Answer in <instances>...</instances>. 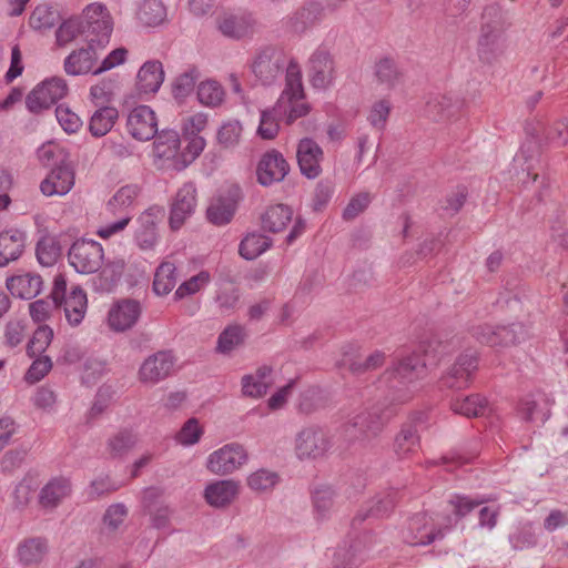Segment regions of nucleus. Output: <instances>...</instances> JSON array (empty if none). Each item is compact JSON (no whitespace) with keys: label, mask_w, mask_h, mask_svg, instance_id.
Masks as SVG:
<instances>
[{"label":"nucleus","mask_w":568,"mask_h":568,"mask_svg":"<svg viewBox=\"0 0 568 568\" xmlns=\"http://www.w3.org/2000/svg\"><path fill=\"white\" fill-rule=\"evenodd\" d=\"M443 347L442 343L437 339L423 342L420 345L424 353L423 361L418 355L414 354L400 359L396 366L383 374L382 381L396 392L390 399L392 404H402L410 398V393L406 389V385L417 379L427 365H433L439 359V356L443 354Z\"/></svg>","instance_id":"obj_1"},{"label":"nucleus","mask_w":568,"mask_h":568,"mask_svg":"<svg viewBox=\"0 0 568 568\" xmlns=\"http://www.w3.org/2000/svg\"><path fill=\"white\" fill-rule=\"evenodd\" d=\"M303 97L302 72L297 63L291 62L285 74V88L272 109L261 112L257 134L264 140L274 139L280 130V120L286 114L285 100L292 102Z\"/></svg>","instance_id":"obj_2"},{"label":"nucleus","mask_w":568,"mask_h":568,"mask_svg":"<svg viewBox=\"0 0 568 568\" xmlns=\"http://www.w3.org/2000/svg\"><path fill=\"white\" fill-rule=\"evenodd\" d=\"M508 24L499 6L490 4L484 9L477 49L483 61L491 62L503 52Z\"/></svg>","instance_id":"obj_3"},{"label":"nucleus","mask_w":568,"mask_h":568,"mask_svg":"<svg viewBox=\"0 0 568 568\" xmlns=\"http://www.w3.org/2000/svg\"><path fill=\"white\" fill-rule=\"evenodd\" d=\"M394 414L390 404L379 403L353 416L345 425V435L349 440H369L383 430Z\"/></svg>","instance_id":"obj_4"},{"label":"nucleus","mask_w":568,"mask_h":568,"mask_svg":"<svg viewBox=\"0 0 568 568\" xmlns=\"http://www.w3.org/2000/svg\"><path fill=\"white\" fill-rule=\"evenodd\" d=\"M50 296L55 306L63 305L65 318L70 325L77 326L83 321L88 300L81 287H73L67 295V281L62 274H58L54 276Z\"/></svg>","instance_id":"obj_5"},{"label":"nucleus","mask_w":568,"mask_h":568,"mask_svg":"<svg viewBox=\"0 0 568 568\" xmlns=\"http://www.w3.org/2000/svg\"><path fill=\"white\" fill-rule=\"evenodd\" d=\"M291 62L293 60L287 62L282 50L274 47H264L254 54L251 70L263 85H271L278 79L285 65L287 68ZM294 63L296 62L294 61Z\"/></svg>","instance_id":"obj_6"},{"label":"nucleus","mask_w":568,"mask_h":568,"mask_svg":"<svg viewBox=\"0 0 568 568\" xmlns=\"http://www.w3.org/2000/svg\"><path fill=\"white\" fill-rule=\"evenodd\" d=\"M332 443L327 433L320 426L303 427L295 436L294 452L300 460L323 457Z\"/></svg>","instance_id":"obj_7"},{"label":"nucleus","mask_w":568,"mask_h":568,"mask_svg":"<svg viewBox=\"0 0 568 568\" xmlns=\"http://www.w3.org/2000/svg\"><path fill=\"white\" fill-rule=\"evenodd\" d=\"M248 460L245 447L239 443L225 444L212 452L206 459V468L214 475H230L244 466Z\"/></svg>","instance_id":"obj_8"},{"label":"nucleus","mask_w":568,"mask_h":568,"mask_svg":"<svg viewBox=\"0 0 568 568\" xmlns=\"http://www.w3.org/2000/svg\"><path fill=\"white\" fill-rule=\"evenodd\" d=\"M102 245L93 240H78L69 250V262L78 273L92 274L103 263Z\"/></svg>","instance_id":"obj_9"},{"label":"nucleus","mask_w":568,"mask_h":568,"mask_svg":"<svg viewBox=\"0 0 568 568\" xmlns=\"http://www.w3.org/2000/svg\"><path fill=\"white\" fill-rule=\"evenodd\" d=\"M68 85L64 79L53 77L38 84L26 98L27 109L40 113L65 97Z\"/></svg>","instance_id":"obj_10"},{"label":"nucleus","mask_w":568,"mask_h":568,"mask_svg":"<svg viewBox=\"0 0 568 568\" xmlns=\"http://www.w3.org/2000/svg\"><path fill=\"white\" fill-rule=\"evenodd\" d=\"M175 357L170 351H159L148 356L141 364L138 377L146 385H155L166 379L173 372Z\"/></svg>","instance_id":"obj_11"},{"label":"nucleus","mask_w":568,"mask_h":568,"mask_svg":"<svg viewBox=\"0 0 568 568\" xmlns=\"http://www.w3.org/2000/svg\"><path fill=\"white\" fill-rule=\"evenodd\" d=\"M83 18L88 24V31L97 41V47L104 48L110 40L113 23L111 16L103 3L94 2L83 9Z\"/></svg>","instance_id":"obj_12"},{"label":"nucleus","mask_w":568,"mask_h":568,"mask_svg":"<svg viewBox=\"0 0 568 568\" xmlns=\"http://www.w3.org/2000/svg\"><path fill=\"white\" fill-rule=\"evenodd\" d=\"M197 192L192 182L184 183L176 192L170 209V226L179 230L195 212Z\"/></svg>","instance_id":"obj_13"},{"label":"nucleus","mask_w":568,"mask_h":568,"mask_svg":"<svg viewBox=\"0 0 568 568\" xmlns=\"http://www.w3.org/2000/svg\"><path fill=\"white\" fill-rule=\"evenodd\" d=\"M444 537V530L436 527L434 519L426 514L413 516L404 532V540L412 546H426Z\"/></svg>","instance_id":"obj_14"},{"label":"nucleus","mask_w":568,"mask_h":568,"mask_svg":"<svg viewBox=\"0 0 568 568\" xmlns=\"http://www.w3.org/2000/svg\"><path fill=\"white\" fill-rule=\"evenodd\" d=\"M129 133L139 141H149L158 133V119L148 105L134 108L126 121Z\"/></svg>","instance_id":"obj_15"},{"label":"nucleus","mask_w":568,"mask_h":568,"mask_svg":"<svg viewBox=\"0 0 568 568\" xmlns=\"http://www.w3.org/2000/svg\"><path fill=\"white\" fill-rule=\"evenodd\" d=\"M288 163L283 154L276 150L266 152L256 168L257 181L264 186L281 182L287 175Z\"/></svg>","instance_id":"obj_16"},{"label":"nucleus","mask_w":568,"mask_h":568,"mask_svg":"<svg viewBox=\"0 0 568 568\" xmlns=\"http://www.w3.org/2000/svg\"><path fill=\"white\" fill-rule=\"evenodd\" d=\"M311 84L315 89H326L334 80V62L331 54L318 48L311 55L307 69Z\"/></svg>","instance_id":"obj_17"},{"label":"nucleus","mask_w":568,"mask_h":568,"mask_svg":"<svg viewBox=\"0 0 568 568\" xmlns=\"http://www.w3.org/2000/svg\"><path fill=\"white\" fill-rule=\"evenodd\" d=\"M477 368V356L473 351L460 354L454 365L442 377L448 388H464L468 385L471 374Z\"/></svg>","instance_id":"obj_18"},{"label":"nucleus","mask_w":568,"mask_h":568,"mask_svg":"<svg viewBox=\"0 0 568 568\" xmlns=\"http://www.w3.org/2000/svg\"><path fill=\"white\" fill-rule=\"evenodd\" d=\"M296 156L301 173L306 178L315 179L322 173L324 153L313 139L304 138L298 142Z\"/></svg>","instance_id":"obj_19"},{"label":"nucleus","mask_w":568,"mask_h":568,"mask_svg":"<svg viewBox=\"0 0 568 568\" xmlns=\"http://www.w3.org/2000/svg\"><path fill=\"white\" fill-rule=\"evenodd\" d=\"M142 312L141 304L135 300H122L114 304L108 314V323L115 332L131 328Z\"/></svg>","instance_id":"obj_20"},{"label":"nucleus","mask_w":568,"mask_h":568,"mask_svg":"<svg viewBox=\"0 0 568 568\" xmlns=\"http://www.w3.org/2000/svg\"><path fill=\"white\" fill-rule=\"evenodd\" d=\"M240 485L233 479H220L206 485L203 497L204 500L214 508H226L237 497Z\"/></svg>","instance_id":"obj_21"},{"label":"nucleus","mask_w":568,"mask_h":568,"mask_svg":"<svg viewBox=\"0 0 568 568\" xmlns=\"http://www.w3.org/2000/svg\"><path fill=\"white\" fill-rule=\"evenodd\" d=\"M74 185V173L68 164L54 166L41 182L40 190L43 195H65Z\"/></svg>","instance_id":"obj_22"},{"label":"nucleus","mask_w":568,"mask_h":568,"mask_svg":"<svg viewBox=\"0 0 568 568\" xmlns=\"http://www.w3.org/2000/svg\"><path fill=\"white\" fill-rule=\"evenodd\" d=\"M217 28L223 36L240 40L254 33L255 20L250 13H230L219 19Z\"/></svg>","instance_id":"obj_23"},{"label":"nucleus","mask_w":568,"mask_h":568,"mask_svg":"<svg viewBox=\"0 0 568 568\" xmlns=\"http://www.w3.org/2000/svg\"><path fill=\"white\" fill-rule=\"evenodd\" d=\"M95 45V39L90 38L87 48L72 51L64 60V71L69 75H80L89 72L93 73V65L98 60Z\"/></svg>","instance_id":"obj_24"},{"label":"nucleus","mask_w":568,"mask_h":568,"mask_svg":"<svg viewBox=\"0 0 568 568\" xmlns=\"http://www.w3.org/2000/svg\"><path fill=\"white\" fill-rule=\"evenodd\" d=\"M324 18V7L312 0L305 3L287 20V28L294 33H304Z\"/></svg>","instance_id":"obj_25"},{"label":"nucleus","mask_w":568,"mask_h":568,"mask_svg":"<svg viewBox=\"0 0 568 568\" xmlns=\"http://www.w3.org/2000/svg\"><path fill=\"white\" fill-rule=\"evenodd\" d=\"M271 366H260L254 373L246 374L241 379L242 394L246 397L260 398L273 385Z\"/></svg>","instance_id":"obj_26"},{"label":"nucleus","mask_w":568,"mask_h":568,"mask_svg":"<svg viewBox=\"0 0 568 568\" xmlns=\"http://www.w3.org/2000/svg\"><path fill=\"white\" fill-rule=\"evenodd\" d=\"M24 232L10 229L0 233V267L17 261L24 251Z\"/></svg>","instance_id":"obj_27"},{"label":"nucleus","mask_w":568,"mask_h":568,"mask_svg":"<svg viewBox=\"0 0 568 568\" xmlns=\"http://www.w3.org/2000/svg\"><path fill=\"white\" fill-rule=\"evenodd\" d=\"M397 493L390 490L374 497L363 506L353 519V526L361 525L368 518H379L386 516L395 506Z\"/></svg>","instance_id":"obj_28"},{"label":"nucleus","mask_w":568,"mask_h":568,"mask_svg":"<svg viewBox=\"0 0 568 568\" xmlns=\"http://www.w3.org/2000/svg\"><path fill=\"white\" fill-rule=\"evenodd\" d=\"M6 284L13 296L31 300L40 294L42 278L38 274L24 273L9 277Z\"/></svg>","instance_id":"obj_29"},{"label":"nucleus","mask_w":568,"mask_h":568,"mask_svg":"<svg viewBox=\"0 0 568 568\" xmlns=\"http://www.w3.org/2000/svg\"><path fill=\"white\" fill-rule=\"evenodd\" d=\"M164 81L163 65L159 60L146 61L139 70L136 87L141 93H155Z\"/></svg>","instance_id":"obj_30"},{"label":"nucleus","mask_w":568,"mask_h":568,"mask_svg":"<svg viewBox=\"0 0 568 568\" xmlns=\"http://www.w3.org/2000/svg\"><path fill=\"white\" fill-rule=\"evenodd\" d=\"M459 109V102L446 94H434L428 98L424 114L432 121L442 122L452 118Z\"/></svg>","instance_id":"obj_31"},{"label":"nucleus","mask_w":568,"mask_h":568,"mask_svg":"<svg viewBox=\"0 0 568 568\" xmlns=\"http://www.w3.org/2000/svg\"><path fill=\"white\" fill-rule=\"evenodd\" d=\"M419 444L420 438L417 425L415 422H409L404 424L396 435L393 449L396 456L403 459L416 453L419 448Z\"/></svg>","instance_id":"obj_32"},{"label":"nucleus","mask_w":568,"mask_h":568,"mask_svg":"<svg viewBox=\"0 0 568 568\" xmlns=\"http://www.w3.org/2000/svg\"><path fill=\"white\" fill-rule=\"evenodd\" d=\"M71 493L70 480L64 477L52 478L42 487L39 504L43 508H55Z\"/></svg>","instance_id":"obj_33"},{"label":"nucleus","mask_w":568,"mask_h":568,"mask_svg":"<svg viewBox=\"0 0 568 568\" xmlns=\"http://www.w3.org/2000/svg\"><path fill=\"white\" fill-rule=\"evenodd\" d=\"M237 207L236 199L232 195H220L212 200L207 210V220L217 226L231 222Z\"/></svg>","instance_id":"obj_34"},{"label":"nucleus","mask_w":568,"mask_h":568,"mask_svg":"<svg viewBox=\"0 0 568 568\" xmlns=\"http://www.w3.org/2000/svg\"><path fill=\"white\" fill-rule=\"evenodd\" d=\"M450 408L456 414L466 417H481L490 412L488 400L479 394L465 397L457 396L452 400Z\"/></svg>","instance_id":"obj_35"},{"label":"nucleus","mask_w":568,"mask_h":568,"mask_svg":"<svg viewBox=\"0 0 568 568\" xmlns=\"http://www.w3.org/2000/svg\"><path fill=\"white\" fill-rule=\"evenodd\" d=\"M336 491L326 485L316 487L312 493V503L317 520L327 519L336 505Z\"/></svg>","instance_id":"obj_36"},{"label":"nucleus","mask_w":568,"mask_h":568,"mask_svg":"<svg viewBox=\"0 0 568 568\" xmlns=\"http://www.w3.org/2000/svg\"><path fill=\"white\" fill-rule=\"evenodd\" d=\"M293 211L284 204H276L267 207L262 215V227L264 231L271 233H278L285 230L291 222Z\"/></svg>","instance_id":"obj_37"},{"label":"nucleus","mask_w":568,"mask_h":568,"mask_svg":"<svg viewBox=\"0 0 568 568\" xmlns=\"http://www.w3.org/2000/svg\"><path fill=\"white\" fill-rule=\"evenodd\" d=\"M153 142L154 156L164 160L174 159L179 154L180 136L174 130L158 131Z\"/></svg>","instance_id":"obj_38"},{"label":"nucleus","mask_w":568,"mask_h":568,"mask_svg":"<svg viewBox=\"0 0 568 568\" xmlns=\"http://www.w3.org/2000/svg\"><path fill=\"white\" fill-rule=\"evenodd\" d=\"M178 283L176 266L169 261L162 262L155 270L153 291L158 296H165L172 292Z\"/></svg>","instance_id":"obj_39"},{"label":"nucleus","mask_w":568,"mask_h":568,"mask_svg":"<svg viewBox=\"0 0 568 568\" xmlns=\"http://www.w3.org/2000/svg\"><path fill=\"white\" fill-rule=\"evenodd\" d=\"M141 187L138 184L121 186L106 203V210L112 214L125 212L132 207L140 195Z\"/></svg>","instance_id":"obj_40"},{"label":"nucleus","mask_w":568,"mask_h":568,"mask_svg":"<svg viewBox=\"0 0 568 568\" xmlns=\"http://www.w3.org/2000/svg\"><path fill=\"white\" fill-rule=\"evenodd\" d=\"M119 112L113 106H101L91 115L89 130L95 138L104 136L113 128Z\"/></svg>","instance_id":"obj_41"},{"label":"nucleus","mask_w":568,"mask_h":568,"mask_svg":"<svg viewBox=\"0 0 568 568\" xmlns=\"http://www.w3.org/2000/svg\"><path fill=\"white\" fill-rule=\"evenodd\" d=\"M138 229L135 230V241L141 248H151L158 239L156 222L154 215L145 211L138 219Z\"/></svg>","instance_id":"obj_42"},{"label":"nucleus","mask_w":568,"mask_h":568,"mask_svg":"<svg viewBox=\"0 0 568 568\" xmlns=\"http://www.w3.org/2000/svg\"><path fill=\"white\" fill-rule=\"evenodd\" d=\"M375 77L377 82L393 89L403 82V72L396 62L390 58H383L375 64Z\"/></svg>","instance_id":"obj_43"},{"label":"nucleus","mask_w":568,"mask_h":568,"mask_svg":"<svg viewBox=\"0 0 568 568\" xmlns=\"http://www.w3.org/2000/svg\"><path fill=\"white\" fill-rule=\"evenodd\" d=\"M18 551L19 558L24 565H36L44 558L48 544L41 537L30 538L20 544Z\"/></svg>","instance_id":"obj_44"},{"label":"nucleus","mask_w":568,"mask_h":568,"mask_svg":"<svg viewBox=\"0 0 568 568\" xmlns=\"http://www.w3.org/2000/svg\"><path fill=\"white\" fill-rule=\"evenodd\" d=\"M272 245V240L260 233L247 234L240 243L239 252L242 257L252 261Z\"/></svg>","instance_id":"obj_45"},{"label":"nucleus","mask_w":568,"mask_h":568,"mask_svg":"<svg viewBox=\"0 0 568 568\" xmlns=\"http://www.w3.org/2000/svg\"><path fill=\"white\" fill-rule=\"evenodd\" d=\"M138 17L146 26H158L164 21L166 10L161 0H143Z\"/></svg>","instance_id":"obj_46"},{"label":"nucleus","mask_w":568,"mask_h":568,"mask_svg":"<svg viewBox=\"0 0 568 568\" xmlns=\"http://www.w3.org/2000/svg\"><path fill=\"white\" fill-rule=\"evenodd\" d=\"M225 92L223 87L214 81H203L197 87V99L206 106H219L224 101Z\"/></svg>","instance_id":"obj_47"},{"label":"nucleus","mask_w":568,"mask_h":568,"mask_svg":"<svg viewBox=\"0 0 568 568\" xmlns=\"http://www.w3.org/2000/svg\"><path fill=\"white\" fill-rule=\"evenodd\" d=\"M520 335H523V326L520 324H511L510 326L489 329V337L486 341L490 346L510 345L518 343Z\"/></svg>","instance_id":"obj_48"},{"label":"nucleus","mask_w":568,"mask_h":568,"mask_svg":"<svg viewBox=\"0 0 568 568\" xmlns=\"http://www.w3.org/2000/svg\"><path fill=\"white\" fill-rule=\"evenodd\" d=\"M36 253L41 265L52 266L60 256L58 240L50 235L41 237L37 244Z\"/></svg>","instance_id":"obj_49"},{"label":"nucleus","mask_w":568,"mask_h":568,"mask_svg":"<svg viewBox=\"0 0 568 568\" xmlns=\"http://www.w3.org/2000/svg\"><path fill=\"white\" fill-rule=\"evenodd\" d=\"M59 20L60 16L55 9L47 4H40L30 17V26L37 30H45L54 27Z\"/></svg>","instance_id":"obj_50"},{"label":"nucleus","mask_w":568,"mask_h":568,"mask_svg":"<svg viewBox=\"0 0 568 568\" xmlns=\"http://www.w3.org/2000/svg\"><path fill=\"white\" fill-rule=\"evenodd\" d=\"M280 481L277 473L268 469H258L247 477V486L256 491L264 493L272 490Z\"/></svg>","instance_id":"obj_51"},{"label":"nucleus","mask_w":568,"mask_h":568,"mask_svg":"<svg viewBox=\"0 0 568 568\" xmlns=\"http://www.w3.org/2000/svg\"><path fill=\"white\" fill-rule=\"evenodd\" d=\"M38 488L37 480L28 475L24 476L16 486V488L12 491V499H13V506L17 509H23L26 508L30 500L32 499V496L34 491Z\"/></svg>","instance_id":"obj_52"},{"label":"nucleus","mask_w":568,"mask_h":568,"mask_svg":"<svg viewBox=\"0 0 568 568\" xmlns=\"http://www.w3.org/2000/svg\"><path fill=\"white\" fill-rule=\"evenodd\" d=\"M200 72L196 68H189L178 75L172 84V93L175 99H182L191 94L195 88Z\"/></svg>","instance_id":"obj_53"},{"label":"nucleus","mask_w":568,"mask_h":568,"mask_svg":"<svg viewBox=\"0 0 568 568\" xmlns=\"http://www.w3.org/2000/svg\"><path fill=\"white\" fill-rule=\"evenodd\" d=\"M244 328L241 325L227 326L217 338V351L226 354L243 343Z\"/></svg>","instance_id":"obj_54"},{"label":"nucleus","mask_w":568,"mask_h":568,"mask_svg":"<svg viewBox=\"0 0 568 568\" xmlns=\"http://www.w3.org/2000/svg\"><path fill=\"white\" fill-rule=\"evenodd\" d=\"M53 338V331L48 325H40L33 333L27 345V354L30 357L41 355L50 345Z\"/></svg>","instance_id":"obj_55"},{"label":"nucleus","mask_w":568,"mask_h":568,"mask_svg":"<svg viewBox=\"0 0 568 568\" xmlns=\"http://www.w3.org/2000/svg\"><path fill=\"white\" fill-rule=\"evenodd\" d=\"M135 444V437L128 430H122L108 440V452L112 457H121Z\"/></svg>","instance_id":"obj_56"},{"label":"nucleus","mask_w":568,"mask_h":568,"mask_svg":"<svg viewBox=\"0 0 568 568\" xmlns=\"http://www.w3.org/2000/svg\"><path fill=\"white\" fill-rule=\"evenodd\" d=\"M210 282V274L205 271L192 276L190 280L183 282L175 291L174 298L182 300L186 296L193 295L204 288Z\"/></svg>","instance_id":"obj_57"},{"label":"nucleus","mask_w":568,"mask_h":568,"mask_svg":"<svg viewBox=\"0 0 568 568\" xmlns=\"http://www.w3.org/2000/svg\"><path fill=\"white\" fill-rule=\"evenodd\" d=\"M241 133V123L239 121H229L219 129L217 141L225 149L233 148L239 143Z\"/></svg>","instance_id":"obj_58"},{"label":"nucleus","mask_w":568,"mask_h":568,"mask_svg":"<svg viewBox=\"0 0 568 568\" xmlns=\"http://www.w3.org/2000/svg\"><path fill=\"white\" fill-rule=\"evenodd\" d=\"M203 434V428L196 418L187 419L176 434V442L183 446L196 444Z\"/></svg>","instance_id":"obj_59"},{"label":"nucleus","mask_w":568,"mask_h":568,"mask_svg":"<svg viewBox=\"0 0 568 568\" xmlns=\"http://www.w3.org/2000/svg\"><path fill=\"white\" fill-rule=\"evenodd\" d=\"M82 31V22L78 18H71L58 28L55 32L57 43L65 45L74 40Z\"/></svg>","instance_id":"obj_60"},{"label":"nucleus","mask_w":568,"mask_h":568,"mask_svg":"<svg viewBox=\"0 0 568 568\" xmlns=\"http://www.w3.org/2000/svg\"><path fill=\"white\" fill-rule=\"evenodd\" d=\"M392 105L387 100H379L372 105L368 122L377 130H384L390 113Z\"/></svg>","instance_id":"obj_61"},{"label":"nucleus","mask_w":568,"mask_h":568,"mask_svg":"<svg viewBox=\"0 0 568 568\" xmlns=\"http://www.w3.org/2000/svg\"><path fill=\"white\" fill-rule=\"evenodd\" d=\"M55 116L59 124L67 133H75L82 125L79 115L65 105L60 104L55 108Z\"/></svg>","instance_id":"obj_62"},{"label":"nucleus","mask_w":568,"mask_h":568,"mask_svg":"<svg viewBox=\"0 0 568 568\" xmlns=\"http://www.w3.org/2000/svg\"><path fill=\"white\" fill-rule=\"evenodd\" d=\"M448 503H449L455 516L459 519V518L465 517L474 508L481 505L484 503V499H473V498H470L468 496H464V495H454L450 497Z\"/></svg>","instance_id":"obj_63"},{"label":"nucleus","mask_w":568,"mask_h":568,"mask_svg":"<svg viewBox=\"0 0 568 568\" xmlns=\"http://www.w3.org/2000/svg\"><path fill=\"white\" fill-rule=\"evenodd\" d=\"M372 201L369 193H359L351 199L343 211V219L352 221L364 212Z\"/></svg>","instance_id":"obj_64"}]
</instances>
